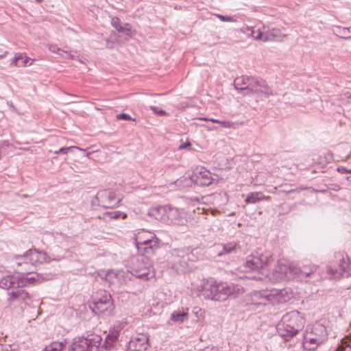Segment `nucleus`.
<instances>
[{
	"mask_svg": "<svg viewBox=\"0 0 351 351\" xmlns=\"http://www.w3.org/2000/svg\"><path fill=\"white\" fill-rule=\"evenodd\" d=\"M305 319L298 311H293L282 316L280 322L277 325L279 335L285 341L293 337L304 328Z\"/></svg>",
	"mask_w": 351,
	"mask_h": 351,
	"instance_id": "obj_1",
	"label": "nucleus"
},
{
	"mask_svg": "<svg viewBox=\"0 0 351 351\" xmlns=\"http://www.w3.org/2000/svg\"><path fill=\"white\" fill-rule=\"evenodd\" d=\"M269 257L267 254L256 253L246 258L243 266V278L261 280L265 276V268L267 265Z\"/></svg>",
	"mask_w": 351,
	"mask_h": 351,
	"instance_id": "obj_2",
	"label": "nucleus"
},
{
	"mask_svg": "<svg viewBox=\"0 0 351 351\" xmlns=\"http://www.w3.org/2000/svg\"><path fill=\"white\" fill-rule=\"evenodd\" d=\"M273 95L271 89L262 80L243 75V97H252L256 102L258 99Z\"/></svg>",
	"mask_w": 351,
	"mask_h": 351,
	"instance_id": "obj_3",
	"label": "nucleus"
},
{
	"mask_svg": "<svg viewBox=\"0 0 351 351\" xmlns=\"http://www.w3.org/2000/svg\"><path fill=\"white\" fill-rule=\"evenodd\" d=\"M48 259L49 257L47 253L36 249L29 250L23 255L16 257V263L19 267L18 271L23 274L33 273L37 263H46L48 261Z\"/></svg>",
	"mask_w": 351,
	"mask_h": 351,
	"instance_id": "obj_4",
	"label": "nucleus"
},
{
	"mask_svg": "<svg viewBox=\"0 0 351 351\" xmlns=\"http://www.w3.org/2000/svg\"><path fill=\"white\" fill-rule=\"evenodd\" d=\"M326 327L317 323L312 328H307L304 337L302 345L305 350L314 351L323 343L327 338Z\"/></svg>",
	"mask_w": 351,
	"mask_h": 351,
	"instance_id": "obj_5",
	"label": "nucleus"
},
{
	"mask_svg": "<svg viewBox=\"0 0 351 351\" xmlns=\"http://www.w3.org/2000/svg\"><path fill=\"white\" fill-rule=\"evenodd\" d=\"M90 308L93 312L99 317L104 318L110 317L112 315L114 308L112 295L107 291H98Z\"/></svg>",
	"mask_w": 351,
	"mask_h": 351,
	"instance_id": "obj_6",
	"label": "nucleus"
},
{
	"mask_svg": "<svg viewBox=\"0 0 351 351\" xmlns=\"http://www.w3.org/2000/svg\"><path fill=\"white\" fill-rule=\"evenodd\" d=\"M232 293V289L226 282H217L213 280L207 282L202 291L204 298L224 301Z\"/></svg>",
	"mask_w": 351,
	"mask_h": 351,
	"instance_id": "obj_7",
	"label": "nucleus"
},
{
	"mask_svg": "<svg viewBox=\"0 0 351 351\" xmlns=\"http://www.w3.org/2000/svg\"><path fill=\"white\" fill-rule=\"evenodd\" d=\"M102 338L96 334H88L86 337L75 338L69 345L67 351H99Z\"/></svg>",
	"mask_w": 351,
	"mask_h": 351,
	"instance_id": "obj_8",
	"label": "nucleus"
},
{
	"mask_svg": "<svg viewBox=\"0 0 351 351\" xmlns=\"http://www.w3.org/2000/svg\"><path fill=\"white\" fill-rule=\"evenodd\" d=\"M152 215L156 218L167 223L173 224H180L182 223V212L177 208H173L170 206H159L152 210Z\"/></svg>",
	"mask_w": 351,
	"mask_h": 351,
	"instance_id": "obj_9",
	"label": "nucleus"
},
{
	"mask_svg": "<svg viewBox=\"0 0 351 351\" xmlns=\"http://www.w3.org/2000/svg\"><path fill=\"white\" fill-rule=\"evenodd\" d=\"M245 305L250 310H260L261 307L269 303V291H254L245 296Z\"/></svg>",
	"mask_w": 351,
	"mask_h": 351,
	"instance_id": "obj_10",
	"label": "nucleus"
},
{
	"mask_svg": "<svg viewBox=\"0 0 351 351\" xmlns=\"http://www.w3.org/2000/svg\"><path fill=\"white\" fill-rule=\"evenodd\" d=\"M98 204L106 208H113L119 205L121 199L117 197L115 192L110 190L99 191L96 197Z\"/></svg>",
	"mask_w": 351,
	"mask_h": 351,
	"instance_id": "obj_11",
	"label": "nucleus"
},
{
	"mask_svg": "<svg viewBox=\"0 0 351 351\" xmlns=\"http://www.w3.org/2000/svg\"><path fill=\"white\" fill-rule=\"evenodd\" d=\"M243 32L249 38H252L253 40H261L264 42L274 40L280 36V32L279 29H272L263 34L259 29L254 27H247L246 29H243Z\"/></svg>",
	"mask_w": 351,
	"mask_h": 351,
	"instance_id": "obj_12",
	"label": "nucleus"
},
{
	"mask_svg": "<svg viewBox=\"0 0 351 351\" xmlns=\"http://www.w3.org/2000/svg\"><path fill=\"white\" fill-rule=\"evenodd\" d=\"M150 238H153L151 243L143 247H138V252L142 255L141 261L148 263V258L154 255L156 251L159 248L160 240L156 236V234H149Z\"/></svg>",
	"mask_w": 351,
	"mask_h": 351,
	"instance_id": "obj_13",
	"label": "nucleus"
},
{
	"mask_svg": "<svg viewBox=\"0 0 351 351\" xmlns=\"http://www.w3.org/2000/svg\"><path fill=\"white\" fill-rule=\"evenodd\" d=\"M191 180L199 186H207L212 184L211 173L203 167H197L191 177Z\"/></svg>",
	"mask_w": 351,
	"mask_h": 351,
	"instance_id": "obj_14",
	"label": "nucleus"
},
{
	"mask_svg": "<svg viewBox=\"0 0 351 351\" xmlns=\"http://www.w3.org/2000/svg\"><path fill=\"white\" fill-rule=\"evenodd\" d=\"M317 267L315 266H303L302 267H298L296 266H289L285 267V272L287 276L289 274L290 276L303 280L313 275L317 270Z\"/></svg>",
	"mask_w": 351,
	"mask_h": 351,
	"instance_id": "obj_15",
	"label": "nucleus"
},
{
	"mask_svg": "<svg viewBox=\"0 0 351 351\" xmlns=\"http://www.w3.org/2000/svg\"><path fill=\"white\" fill-rule=\"evenodd\" d=\"M128 348L131 351H147L149 348L148 337L144 334L138 335L130 340Z\"/></svg>",
	"mask_w": 351,
	"mask_h": 351,
	"instance_id": "obj_16",
	"label": "nucleus"
},
{
	"mask_svg": "<svg viewBox=\"0 0 351 351\" xmlns=\"http://www.w3.org/2000/svg\"><path fill=\"white\" fill-rule=\"evenodd\" d=\"M269 291V303H285L292 297L293 293L287 289H273Z\"/></svg>",
	"mask_w": 351,
	"mask_h": 351,
	"instance_id": "obj_17",
	"label": "nucleus"
},
{
	"mask_svg": "<svg viewBox=\"0 0 351 351\" xmlns=\"http://www.w3.org/2000/svg\"><path fill=\"white\" fill-rule=\"evenodd\" d=\"M337 266L335 264L330 265L327 267V273L333 278L338 279L343 276L347 263L344 261L343 257H340L339 259Z\"/></svg>",
	"mask_w": 351,
	"mask_h": 351,
	"instance_id": "obj_18",
	"label": "nucleus"
},
{
	"mask_svg": "<svg viewBox=\"0 0 351 351\" xmlns=\"http://www.w3.org/2000/svg\"><path fill=\"white\" fill-rule=\"evenodd\" d=\"M0 287L6 290L20 288L19 276L8 275L0 279Z\"/></svg>",
	"mask_w": 351,
	"mask_h": 351,
	"instance_id": "obj_19",
	"label": "nucleus"
},
{
	"mask_svg": "<svg viewBox=\"0 0 351 351\" xmlns=\"http://www.w3.org/2000/svg\"><path fill=\"white\" fill-rule=\"evenodd\" d=\"M188 319V308H184L182 307L173 311L171 313L169 321L172 322L174 324H180L187 321Z\"/></svg>",
	"mask_w": 351,
	"mask_h": 351,
	"instance_id": "obj_20",
	"label": "nucleus"
},
{
	"mask_svg": "<svg viewBox=\"0 0 351 351\" xmlns=\"http://www.w3.org/2000/svg\"><path fill=\"white\" fill-rule=\"evenodd\" d=\"M49 279V277L44 276L43 274H35L32 277H19L20 288L26 287L27 285L34 284L36 282H41L43 280H47Z\"/></svg>",
	"mask_w": 351,
	"mask_h": 351,
	"instance_id": "obj_21",
	"label": "nucleus"
},
{
	"mask_svg": "<svg viewBox=\"0 0 351 351\" xmlns=\"http://www.w3.org/2000/svg\"><path fill=\"white\" fill-rule=\"evenodd\" d=\"M149 234H154L152 232L141 231L139 232L136 238V246L137 250H138V247H143L146 245H148L151 243V241L154 239L153 238L149 237Z\"/></svg>",
	"mask_w": 351,
	"mask_h": 351,
	"instance_id": "obj_22",
	"label": "nucleus"
},
{
	"mask_svg": "<svg viewBox=\"0 0 351 351\" xmlns=\"http://www.w3.org/2000/svg\"><path fill=\"white\" fill-rule=\"evenodd\" d=\"M134 271L135 273L134 276L136 278L143 280H149L154 276L152 269L149 266H145L144 267H136Z\"/></svg>",
	"mask_w": 351,
	"mask_h": 351,
	"instance_id": "obj_23",
	"label": "nucleus"
},
{
	"mask_svg": "<svg viewBox=\"0 0 351 351\" xmlns=\"http://www.w3.org/2000/svg\"><path fill=\"white\" fill-rule=\"evenodd\" d=\"M192 252V249L189 247H184L181 248H176L173 249L171 251V254L172 257L174 258V260L177 258H182V259H187L189 260V258L188 257L190 254Z\"/></svg>",
	"mask_w": 351,
	"mask_h": 351,
	"instance_id": "obj_24",
	"label": "nucleus"
},
{
	"mask_svg": "<svg viewBox=\"0 0 351 351\" xmlns=\"http://www.w3.org/2000/svg\"><path fill=\"white\" fill-rule=\"evenodd\" d=\"M119 333L116 331H112L106 335L103 347L106 350H109L113 348L117 341Z\"/></svg>",
	"mask_w": 351,
	"mask_h": 351,
	"instance_id": "obj_25",
	"label": "nucleus"
},
{
	"mask_svg": "<svg viewBox=\"0 0 351 351\" xmlns=\"http://www.w3.org/2000/svg\"><path fill=\"white\" fill-rule=\"evenodd\" d=\"M187 259L178 258L173 261V263L169 262L171 267L174 269L176 272L180 273L184 272L185 269L189 267Z\"/></svg>",
	"mask_w": 351,
	"mask_h": 351,
	"instance_id": "obj_26",
	"label": "nucleus"
},
{
	"mask_svg": "<svg viewBox=\"0 0 351 351\" xmlns=\"http://www.w3.org/2000/svg\"><path fill=\"white\" fill-rule=\"evenodd\" d=\"M29 61L30 58L21 53H16L13 60V62L16 66H26L30 65L32 63H29Z\"/></svg>",
	"mask_w": 351,
	"mask_h": 351,
	"instance_id": "obj_27",
	"label": "nucleus"
},
{
	"mask_svg": "<svg viewBox=\"0 0 351 351\" xmlns=\"http://www.w3.org/2000/svg\"><path fill=\"white\" fill-rule=\"evenodd\" d=\"M66 348V342L64 341H53L47 346L42 351H63Z\"/></svg>",
	"mask_w": 351,
	"mask_h": 351,
	"instance_id": "obj_28",
	"label": "nucleus"
},
{
	"mask_svg": "<svg viewBox=\"0 0 351 351\" xmlns=\"http://www.w3.org/2000/svg\"><path fill=\"white\" fill-rule=\"evenodd\" d=\"M237 243H229L222 245V250L217 254L218 256H222L223 255L232 253L236 250Z\"/></svg>",
	"mask_w": 351,
	"mask_h": 351,
	"instance_id": "obj_29",
	"label": "nucleus"
},
{
	"mask_svg": "<svg viewBox=\"0 0 351 351\" xmlns=\"http://www.w3.org/2000/svg\"><path fill=\"white\" fill-rule=\"evenodd\" d=\"M263 199H265V196L262 193L254 192V193H251L250 194H249L247 196V197L245 199V202L254 204V203L259 202Z\"/></svg>",
	"mask_w": 351,
	"mask_h": 351,
	"instance_id": "obj_30",
	"label": "nucleus"
},
{
	"mask_svg": "<svg viewBox=\"0 0 351 351\" xmlns=\"http://www.w3.org/2000/svg\"><path fill=\"white\" fill-rule=\"evenodd\" d=\"M336 34L343 39H349L351 38V27H337L335 29Z\"/></svg>",
	"mask_w": 351,
	"mask_h": 351,
	"instance_id": "obj_31",
	"label": "nucleus"
},
{
	"mask_svg": "<svg viewBox=\"0 0 351 351\" xmlns=\"http://www.w3.org/2000/svg\"><path fill=\"white\" fill-rule=\"evenodd\" d=\"M49 50L52 52L57 53L60 55H61L62 57L64 58H73L74 55H71V53H69L68 51H64L58 47H57L56 45H51L49 47Z\"/></svg>",
	"mask_w": 351,
	"mask_h": 351,
	"instance_id": "obj_32",
	"label": "nucleus"
},
{
	"mask_svg": "<svg viewBox=\"0 0 351 351\" xmlns=\"http://www.w3.org/2000/svg\"><path fill=\"white\" fill-rule=\"evenodd\" d=\"M16 290L12 291V292H9L8 294L9 295V298L8 299V302L10 303H12L16 300L19 299L20 300L21 297V293L23 291V289H19V288H16Z\"/></svg>",
	"mask_w": 351,
	"mask_h": 351,
	"instance_id": "obj_33",
	"label": "nucleus"
},
{
	"mask_svg": "<svg viewBox=\"0 0 351 351\" xmlns=\"http://www.w3.org/2000/svg\"><path fill=\"white\" fill-rule=\"evenodd\" d=\"M337 351H351V339L350 340L342 339Z\"/></svg>",
	"mask_w": 351,
	"mask_h": 351,
	"instance_id": "obj_34",
	"label": "nucleus"
},
{
	"mask_svg": "<svg viewBox=\"0 0 351 351\" xmlns=\"http://www.w3.org/2000/svg\"><path fill=\"white\" fill-rule=\"evenodd\" d=\"M192 313L195 315L198 320L202 319L204 317L205 311L199 306L193 307Z\"/></svg>",
	"mask_w": 351,
	"mask_h": 351,
	"instance_id": "obj_35",
	"label": "nucleus"
},
{
	"mask_svg": "<svg viewBox=\"0 0 351 351\" xmlns=\"http://www.w3.org/2000/svg\"><path fill=\"white\" fill-rule=\"evenodd\" d=\"M106 216L107 217H109L111 219H118L119 218L121 215L123 216V218H125L126 217V215L121 213V211H111V212H107L106 214H105Z\"/></svg>",
	"mask_w": 351,
	"mask_h": 351,
	"instance_id": "obj_36",
	"label": "nucleus"
},
{
	"mask_svg": "<svg viewBox=\"0 0 351 351\" xmlns=\"http://www.w3.org/2000/svg\"><path fill=\"white\" fill-rule=\"evenodd\" d=\"M117 119L118 120H125V121H135L136 119L132 118L130 114L126 113H121L118 114L116 116Z\"/></svg>",
	"mask_w": 351,
	"mask_h": 351,
	"instance_id": "obj_37",
	"label": "nucleus"
},
{
	"mask_svg": "<svg viewBox=\"0 0 351 351\" xmlns=\"http://www.w3.org/2000/svg\"><path fill=\"white\" fill-rule=\"evenodd\" d=\"M132 29V25L130 23H121V25L120 26V28L117 30L119 32L121 33H125L127 32H130Z\"/></svg>",
	"mask_w": 351,
	"mask_h": 351,
	"instance_id": "obj_38",
	"label": "nucleus"
},
{
	"mask_svg": "<svg viewBox=\"0 0 351 351\" xmlns=\"http://www.w3.org/2000/svg\"><path fill=\"white\" fill-rule=\"evenodd\" d=\"M150 109L153 110V112L156 114H158L159 116H165V115H167L168 113L162 110V109H159L158 107H156V106H151L150 107Z\"/></svg>",
	"mask_w": 351,
	"mask_h": 351,
	"instance_id": "obj_39",
	"label": "nucleus"
},
{
	"mask_svg": "<svg viewBox=\"0 0 351 351\" xmlns=\"http://www.w3.org/2000/svg\"><path fill=\"white\" fill-rule=\"evenodd\" d=\"M73 149H80V148L77 147H75V146H72V147H61L58 151H56L55 154H67L69 151H71Z\"/></svg>",
	"mask_w": 351,
	"mask_h": 351,
	"instance_id": "obj_40",
	"label": "nucleus"
},
{
	"mask_svg": "<svg viewBox=\"0 0 351 351\" xmlns=\"http://www.w3.org/2000/svg\"><path fill=\"white\" fill-rule=\"evenodd\" d=\"M111 25L114 29L118 30L121 25V20L118 17H113L111 20Z\"/></svg>",
	"mask_w": 351,
	"mask_h": 351,
	"instance_id": "obj_41",
	"label": "nucleus"
},
{
	"mask_svg": "<svg viewBox=\"0 0 351 351\" xmlns=\"http://www.w3.org/2000/svg\"><path fill=\"white\" fill-rule=\"evenodd\" d=\"M219 124L221 125V127L226 128H230L234 126V123L230 122V121H221V122H219Z\"/></svg>",
	"mask_w": 351,
	"mask_h": 351,
	"instance_id": "obj_42",
	"label": "nucleus"
},
{
	"mask_svg": "<svg viewBox=\"0 0 351 351\" xmlns=\"http://www.w3.org/2000/svg\"><path fill=\"white\" fill-rule=\"evenodd\" d=\"M29 299H30L29 294L25 290H23L20 300L25 302L27 300H29Z\"/></svg>",
	"mask_w": 351,
	"mask_h": 351,
	"instance_id": "obj_43",
	"label": "nucleus"
},
{
	"mask_svg": "<svg viewBox=\"0 0 351 351\" xmlns=\"http://www.w3.org/2000/svg\"><path fill=\"white\" fill-rule=\"evenodd\" d=\"M337 171L341 173H350V169H346L343 167H339Z\"/></svg>",
	"mask_w": 351,
	"mask_h": 351,
	"instance_id": "obj_44",
	"label": "nucleus"
},
{
	"mask_svg": "<svg viewBox=\"0 0 351 351\" xmlns=\"http://www.w3.org/2000/svg\"><path fill=\"white\" fill-rule=\"evenodd\" d=\"M217 17L221 19L222 21H230L232 19L230 16H223V15H217Z\"/></svg>",
	"mask_w": 351,
	"mask_h": 351,
	"instance_id": "obj_45",
	"label": "nucleus"
},
{
	"mask_svg": "<svg viewBox=\"0 0 351 351\" xmlns=\"http://www.w3.org/2000/svg\"><path fill=\"white\" fill-rule=\"evenodd\" d=\"M191 146V143L186 142V143H182L181 145H180L178 148H179V149H184L187 147H190Z\"/></svg>",
	"mask_w": 351,
	"mask_h": 351,
	"instance_id": "obj_46",
	"label": "nucleus"
},
{
	"mask_svg": "<svg viewBox=\"0 0 351 351\" xmlns=\"http://www.w3.org/2000/svg\"><path fill=\"white\" fill-rule=\"evenodd\" d=\"M345 95L346 96V98H347L346 104L351 105V94H350V95L346 94Z\"/></svg>",
	"mask_w": 351,
	"mask_h": 351,
	"instance_id": "obj_47",
	"label": "nucleus"
},
{
	"mask_svg": "<svg viewBox=\"0 0 351 351\" xmlns=\"http://www.w3.org/2000/svg\"><path fill=\"white\" fill-rule=\"evenodd\" d=\"M202 119L206 120V121L208 120V119H206V118H204ZM209 121H212L213 123H219V122H221V121L215 119H209Z\"/></svg>",
	"mask_w": 351,
	"mask_h": 351,
	"instance_id": "obj_48",
	"label": "nucleus"
},
{
	"mask_svg": "<svg viewBox=\"0 0 351 351\" xmlns=\"http://www.w3.org/2000/svg\"><path fill=\"white\" fill-rule=\"evenodd\" d=\"M265 182L264 180L261 179V180H258V176L256 177V183L255 184H262Z\"/></svg>",
	"mask_w": 351,
	"mask_h": 351,
	"instance_id": "obj_49",
	"label": "nucleus"
},
{
	"mask_svg": "<svg viewBox=\"0 0 351 351\" xmlns=\"http://www.w3.org/2000/svg\"><path fill=\"white\" fill-rule=\"evenodd\" d=\"M238 79H236L234 82V85L236 89H239V88L237 86L239 84L237 83ZM241 90V88H240Z\"/></svg>",
	"mask_w": 351,
	"mask_h": 351,
	"instance_id": "obj_50",
	"label": "nucleus"
},
{
	"mask_svg": "<svg viewBox=\"0 0 351 351\" xmlns=\"http://www.w3.org/2000/svg\"><path fill=\"white\" fill-rule=\"evenodd\" d=\"M64 256H58L56 257H53V259L56 260V261H60V260L64 258Z\"/></svg>",
	"mask_w": 351,
	"mask_h": 351,
	"instance_id": "obj_51",
	"label": "nucleus"
},
{
	"mask_svg": "<svg viewBox=\"0 0 351 351\" xmlns=\"http://www.w3.org/2000/svg\"><path fill=\"white\" fill-rule=\"evenodd\" d=\"M8 53V51H5L3 54H1L0 55V59H2L3 58H5L7 56Z\"/></svg>",
	"mask_w": 351,
	"mask_h": 351,
	"instance_id": "obj_52",
	"label": "nucleus"
},
{
	"mask_svg": "<svg viewBox=\"0 0 351 351\" xmlns=\"http://www.w3.org/2000/svg\"><path fill=\"white\" fill-rule=\"evenodd\" d=\"M296 189H290V190H288V191H283L285 193H292V192H294L295 191Z\"/></svg>",
	"mask_w": 351,
	"mask_h": 351,
	"instance_id": "obj_53",
	"label": "nucleus"
},
{
	"mask_svg": "<svg viewBox=\"0 0 351 351\" xmlns=\"http://www.w3.org/2000/svg\"><path fill=\"white\" fill-rule=\"evenodd\" d=\"M346 180L351 182V176L346 177Z\"/></svg>",
	"mask_w": 351,
	"mask_h": 351,
	"instance_id": "obj_54",
	"label": "nucleus"
},
{
	"mask_svg": "<svg viewBox=\"0 0 351 351\" xmlns=\"http://www.w3.org/2000/svg\"><path fill=\"white\" fill-rule=\"evenodd\" d=\"M37 3H40L43 1V0H35Z\"/></svg>",
	"mask_w": 351,
	"mask_h": 351,
	"instance_id": "obj_55",
	"label": "nucleus"
},
{
	"mask_svg": "<svg viewBox=\"0 0 351 351\" xmlns=\"http://www.w3.org/2000/svg\"><path fill=\"white\" fill-rule=\"evenodd\" d=\"M199 351H211V350H208V349H206V350H199Z\"/></svg>",
	"mask_w": 351,
	"mask_h": 351,
	"instance_id": "obj_56",
	"label": "nucleus"
},
{
	"mask_svg": "<svg viewBox=\"0 0 351 351\" xmlns=\"http://www.w3.org/2000/svg\"><path fill=\"white\" fill-rule=\"evenodd\" d=\"M111 273L110 272H108V274L106 275V278Z\"/></svg>",
	"mask_w": 351,
	"mask_h": 351,
	"instance_id": "obj_57",
	"label": "nucleus"
},
{
	"mask_svg": "<svg viewBox=\"0 0 351 351\" xmlns=\"http://www.w3.org/2000/svg\"><path fill=\"white\" fill-rule=\"evenodd\" d=\"M144 239H147V235L144 236Z\"/></svg>",
	"mask_w": 351,
	"mask_h": 351,
	"instance_id": "obj_58",
	"label": "nucleus"
},
{
	"mask_svg": "<svg viewBox=\"0 0 351 351\" xmlns=\"http://www.w3.org/2000/svg\"><path fill=\"white\" fill-rule=\"evenodd\" d=\"M238 226H242V224H241V223H238Z\"/></svg>",
	"mask_w": 351,
	"mask_h": 351,
	"instance_id": "obj_59",
	"label": "nucleus"
},
{
	"mask_svg": "<svg viewBox=\"0 0 351 351\" xmlns=\"http://www.w3.org/2000/svg\"><path fill=\"white\" fill-rule=\"evenodd\" d=\"M350 173H351V169H350Z\"/></svg>",
	"mask_w": 351,
	"mask_h": 351,
	"instance_id": "obj_60",
	"label": "nucleus"
}]
</instances>
